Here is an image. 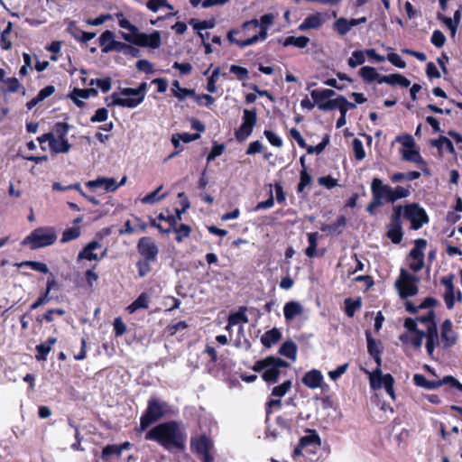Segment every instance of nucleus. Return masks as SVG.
Listing matches in <instances>:
<instances>
[{"label": "nucleus", "instance_id": "1", "mask_svg": "<svg viewBox=\"0 0 462 462\" xmlns=\"http://www.w3.org/2000/svg\"><path fill=\"white\" fill-rule=\"evenodd\" d=\"M145 439L157 441L167 448H181L184 445L181 430L174 421L164 422L155 426L147 432Z\"/></svg>", "mask_w": 462, "mask_h": 462}, {"label": "nucleus", "instance_id": "2", "mask_svg": "<svg viewBox=\"0 0 462 462\" xmlns=\"http://www.w3.org/2000/svg\"><path fill=\"white\" fill-rule=\"evenodd\" d=\"M146 90L147 84L143 82L137 88H125L120 92H114L106 101L108 106H118L133 109L143 103Z\"/></svg>", "mask_w": 462, "mask_h": 462}, {"label": "nucleus", "instance_id": "3", "mask_svg": "<svg viewBox=\"0 0 462 462\" xmlns=\"http://www.w3.org/2000/svg\"><path fill=\"white\" fill-rule=\"evenodd\" d=\"M57 240V233L53 227H38L32 231L23 241V245L35 250L53 245Z\"/></svg>", "mask_w": 462, "mask_h": 462}, {"label": "nucleus", "instance_id": "4", "mask_svg": "<svg viewBox=\"0 0 462 462\" xmlns=\"http://www.w3.org/2000/svg\"><path fill=\"white\" fill-rule=\"evenodd\" d=\"M288 366V364L279 357L269 356L265 359L257 361L253 366L255 372L263 371V379L267 383H275L280 374L282 367Z\"/></svg>", "mask_w": 462, "mask_h": 462}, {"label": "nucleus", "instance_id": "5", "mask_svg": "<svg viewBox=\"0 0 462 462\" xmlns=\"http://www.w3.org/2000/svg\"><path fill=\"white\" fill-rule=\"evenodd\" d=\"M321 446V439L315 430H307L306 435L300 439L298 446L293 450V458L300 456L314 455Z\"/></svg>", "mask_w": 462, "mask_h": 462}, {"label": "nucleus", "instance_id": "6", "mask_svg": "<svg viewBox=\"0 0 462 462\" xmlns=\"http://www.w3.org/2000/svg\"><path fill=\"white\" fill-rule=\"evenodd\" d=\"M170 412L166 402L156 399H150L145 413L141 417L140 427L142 430L147 429L152 422L160 420Z\"/></svg>", "mask_w": 462, "mask_h": 462}, {"label": "nucleus", "instance_id": "7", "mask_svg": "<svg viewBox=\"0 0 462 462\" xmlns=\"http://www.w3.org/2000/svg\"><path fill=\"white\" fill-rule=\"evenodd\" d=\"M419 278L404 269H401L400 275L394 282L399 296L402 299L415 296L418 291Z\"/></svg>", "mask_w": 462, "mask_h": 462}, {"label": "nucleus", "instance_id": "8", "mask_svg": "<svg viewBox=\"0 0 462 462\" xmlns=\"http://www.w3.org/2000/svg\"><path fill=\"white\" fill-rule=\"evenodd\" d=\"M369 377L370 386L374 390L381 389L384 387L386 393L391 396L393 400L395 399L393 391L394 380L390 374H383L380 368H376L373 372L365 371Z\"/></svg>", "mask_w": 462, "mask_h": 462}, {"label": "nucleus", "instance_id": "9", "mask_svg": "<svg viewBox=\"0 0 462 462\" xmlns=\"http://www.w3.org/2000/svg\"><path fill=\"white\" fill-rule=\"evenodd\" d=\"M404 327L407 331L400 336V340L405 345L420 348L422 345L425 332L418 329L417 322L412 319H406Z\"/></svg>", "mask_w": 462, "mask_h": 462}, {"label": "nucleus", "instance_id": "10", "mask_svg": "<svg viewBox=\"0 0 462 462\" xmlns=\"http://www.w3.org/2000/svg\"><path fill=\"white\" fill-rule=\"evenodd\" d=\"M125 41L140 47L157 49L162 44V36L161 32L158 31H154L152 33L147 34L141 32L138 30L134 35L131 36V38L125 36Z\"/></svg>", "mask_w": 462, "mask_h": 462}, {"label": "nucleus", "instance_id": "11", "mask_svg": "<svg viewBox=\"0 0 462 462\" xmlns=\"http://www.w3.org/2000/svg\"><path fill=\"white\" fill-rule=\"evenodd\" d=\"M371 191L374 198V206H382L383 202L393 203L392 199V186L383 184L381 179H373L371 183Z\"/></svg>", "mask_w": 462, "mask_h": 462}, {"label": "nucleus", "instance_id": "12", "mask_svg": "<svg viewBox=\"0 0 462 462\" xmlns=\"http://www.w3.org/2000/svg\"><path fill=\"white\" fill-rule=\"evenodd\" d=\"M257 122V114L255 110L244 109L242 124L235 132L236 140L240 142L245 141L252 134Z\"/></svg>", "mask_w": 462, "mask_h": 462}, {"label": "nucleus", "instance_id": "13", "mask_svg": "<svg viewBox=\"0 0 462 462\" xmlns=\"http://www.w3.org/2000/svg\"><path fill=\"white\" fill-rule=\"evenodd\" d=\"M402 210L404 217L410 220L413 229L420 228L429 221L426 211L416 203L409 204L404 208H402Z\"/></svg>", "mask_w": 462, "mask_h": 462}, {"label": "nucleus", "instance_id": "14", "mask_svg": "<svg viewBox=\"0 0 462 462\" xmlns=\"http://www.w3.org/2000/svg\"><path fill=\"white\" fill-rule=\"evenodd\" d=\"M310 96L312 99L315 101L316 106L319 110L322 111H330L334 110V107L337 106L335 102H333V97L336 96V92L329 88H320V89H313L310 92Z\"/></svg>", "mask_w": 462, "mask_h": 462}, {"label": "nucleus", "instance_id": "15", "mask_svg": "<svg viewBox=\"0 0 462 462\" xmlns=\"http://www.w3.org/2000/svg\"><path fill=\"white\" fill-rule=\"evenodd\" d=\"M453 280H454L453 274L444 276L440 280L441 284H443L445 287L443 298H444L446 307L448 310L453 309L455 306V303L457 301L459 302L462 300V293H461L460 290L455 289Z\"/></svg>", "mask_w": 462, "mask_h": 462}, {"label": "nucleus", "instance_id": "16", "mask_svg": "<svg viewBox=\"0 0 462 462\" xmlns=\"http://www.w3.org/2000/svg\"><path fill=\"white\" fill-rule=\"evenodd\" d=\"M396 141L402 145V154L404 160L413 162H419L421 160L419 152L415 148V143L411 135L398 136Z\"/></svg>", "mask_w": 462, "mask_h": 462}, {"label": "nucleus", "instance_id": "17", "mask_svg": "<svg viewBox=\"0 0 462 462\" xmlns=\"http://www.w3.org/2000/svg\"><path fill=\"white\" fill-rule=\"evenodd\" d=\"M127 177L124 176L119 182L114 178H97L93 180H89L86 183L87 187L90 189H100L106 192H113L119 187L125 184Z\"/></svg>", "mask_w": 462, "mask_h": 462}, {"label": "nucleus", "instance_id": "18", "mask_svg": "<svg viewBox=\"0 0 462 462\" xmlns=\"http://www.w3.org/2000/svg\"><path fill=\"white\" fill-rule=\"evenodd\" d=\"M426 245L425 240L418 239L415 242V247L410 252L409 266L414 272L421 270L424 265L423 250L426 248Z\"/></svg>", "mask_w": 462, "mask_h": 462}, {"label": "nucleus", "instance_id": "19", "mask_svg": "<svg viewBox=\"0 0 462 462\" xmlns=\"http://www.w3.org/2000/svg\"><path fill=\"white\" fill-rule=\"evenodd\" d=\"M274 22V15L272 14H266L261 17L260 31L258 33L254 34L252 37L245 40L242 45H254L258 42H263L267 38L268 30Z\"/></svg>", "mask_w": 462, "mask_h": 462}, {"label": "nucleus", "instance_id": "20", "mask_svg": "<svg viewBox=\"0 0 462 462\" xmlns=\"http://www.w3.org/2000/svg\"><path fill=\"white\" fill-rule=\"evenodd\" d=\"M102 245L97 241H91L88 243L78 254L77 260L80 262L82 260L87 261H99L105 257L106 249H104L100 254L96 251L101 249Z\"/></svg>", "mask_w": 462, "mask_h": 462}, {"label": "nucleus", "instance_id": "21", "mask_svg": "<svg viewBox=\"0 0 462 462\" xmlns=\"http://www.w3.org/2000/svg\"><path fill=\"white\" fill-rule=\"evenodd\" d=\"M328 20V13H315L308 15L299 25L300 31L320 28Z\"/></svg>", "mask_w": 462, "mask_h": 462}, {"label": "nucleus", "instance_id": "22", "mask_svg": "<svg viewBox=\"0 0 462 462\" xmlns=\"http://www.w3.org/2000/svg\"><path fill=\"white\" fill-rule=\"evenodd\" d=\"M139 253L145 257L147 261H152L156 258L158 248L154 241L150 237H142L138 243Z\"/></svg>", "mask_w": 462, "mask_h": 462}, {"label": "nucleus", "instance_id": "23", "mask_svg": "<svg viewBox=\"0 0 462 462\" xmlns=\"http://www.w3.org/2000/svg\"><path fill=\"white\" fill-rule=\"evenodd\" d=\"M401 215L402 207H399L395 209V213L393 217V224L387 232L388 237L395 244L400 243L402 237L401 225L399 222Z\"/></svg>", "mask_w": 462, "mask_h": 462}, {"label": "nucleus", "instance_id": "24", "mask_svg": "<svg viewBox=\"0 0 462 462\" xmlns=\"http://www.w3.org/2000/svg\"><path fill=\"white\" fill-rule=\"evenodd\" d=\"M323 374L319 370L312 369L307 372L303 378L302 383L310 389H317L322 386L323 383Z\"/></svg>", "mask_w": 462, "mask_h": 462}, {"label": "nucleus", "instance_id": "25", "mask_svg": "<svg viewBox=\"0 0 462 462\" xmlns=\"http://www.w3.org/2000/svg\"><path fill=\"white\" fill-rule=\"evenodd\" d=\"M97 90L93 88L85 89L74 88L73 91L69 94V97L79 107H82L85 103L82 100H79V97L88 99L90 97L97 96Z\"/></svg>", "mask_w": 462, "mask_h": 462}, {"label": "nucleus", "instance_id": "26", "mask_svg": "<svg viewBox=\"0 0 462 462\" xmlns=\"http://www.w3.org/2000/svg\"><path fill=\"white\" fill-rule=\"evenodd\" d=\"M50 149L55 153H67L70 149V144L67 138L59 137L51 134L49 143Z\"/></svg>", "mask_w": 462, "mask_h": 462}, {"label": "nucleus", "instance_id": "27", "mask_svg": "<svg viewBox=\"0 0 462 462\" xmlns=\"http://www.w3.org/2000/svg\"><path fill=\"white\" fill-rule=\"evenodd\" d=\"M191 446L197 452L201 455L209 454L213 448V444L210 439L206 436H200L191 440Z\"/></svg>", "mask_w": 462, "mask_h": 462}, {"label": "nucleus", "instance_id": "28", "mask_svg": "<svg viewBox=\"0 0 462 462\" xmlns=\"http://www.w3.org/2000/svg\"><path fill=\"white\" fill-rule=\"evenodd\" d=\"M303 306L299 301H289L283 307L284 318L287 321H291L297 316L303 313Z\"/></svg>", "mask_w": 462, "mask_h": 462}, {"label": "nucleus", "instance_id": "29", "mask_svg": "<svg viewBox=\"0 0 462 462\" xmlns=\"http://www.w3.org/2000/svg\"><path fill=\"white\" fill-rule=\"evenodd\" d=\"M412 379L417 386L429 390L437 389L442 386L443 384H446L445 377L442 380L439 381H429L423 374H415Z\"/></svg>", "mask_w": 462, "mask_h": 462}, {"label": "nucleus", "instance_id": "30", "mask_svg": "<svg viewBox=\"0 0 462 462\" xmlns=\"http://www.w3.org/2000/svg\"><path fill=\"white\" fill-rule=\"evenodd\" d=\"M378 83H385L393 86L399 85L403 88H408L411 85V81L401 74H391L387 76H382L379 79Z\"/></svg>", "mask_w": 462, "mask_h": 462}, {"label": "nucleus", "instance_id": "31", "mask_svg": "<svg viewBox=\"0 0 462 462\" xmlns=\"http://www.w3.org/2000/svg\"><path fill=\"white\" fill-rule=\"evenodd\" d=\"M115 42V33L109 30L105 31L99 37V45L102 48V51L107 53L114 51Z\"/></svg>", "mask_w": 462, "mask_h": 462}, {"label": "nucleus", "instance_id": "32", "mask_svg": "<svg viewBox=\"0 0 462 462\" xmlns=\"http://www.w3.org/2000/svg\"><path fill=\"white\" fill-rule=\"evenodd\" d=\"M118 24L121 28L128 30L129 32H121L122 38L125 40V36L130 37L134 35L139 30L135 25L132 24L130 21L125 17L122 13H117L116 14Z\"/></svg>", "mask_w": 462, "mask_h": 462}, {"label": "nucleus", "instance_id": "33", "mask_svg": "<svg viewBox=\"0 0 462 462\" xmlns=\"http://www.w3.org/2000/svg\"><path fill=\"white\" fill-rule=\"evenodd\" d=\"M151 297L146 292L141 293L138 298L131 303L127 308L129 313H134L141 309H147L149 307Z\"/></svg>", "mask_w": 462, "mask_h": 462}, {"label": "nucleus", "instance_id": "34", "mask_svg": "<svg viewBox=\"0 0 462 462\" xmlns=\"http://www.w3.org/2000/svg\"><path fill=\"white\" fill-rule=\"evenodd\" d=\"M310 42L306 36H288L281 43L283 47L294 46L299 49L305 48Z\"/></svg>", "mask_w": 462, "mask_h": 462}, {"label": "nucleus", "instance_id": "35", "mask_svg": "<svg viewBox=\"0 0 462 462\" xmlns=\"http://www.w3.org/2000/svg\"><path fill=\"white\" fill-rule=\"evenodd\" d=\"M282 337L281 332L277 328H272L266 331L261 337L262 344L266 347H271L276 344Z\"/></svg>", "mask_w": 462, "mask_h": 462}, {"label": "nucleus", "instance_id": "36", "mask_svg": "<svg viewBox=\"0 0 462 462\" xmlns=\"http://www.w3.org/2000/svg\"><path fill=\"white\" fill-rule=\"evenodd\" d=\"M441 337L448 346L456 342V334L452 329V322L449 319H446L442 324Z\"/></svg>", "mask_w": 462, "mask_h": 462}, {"label": "nucleus", "instance_id": "37", "mask_svg": "<svg viewBox=\"0 0 462 462\" xmlns=\"http://www.w3.org/2000/svg\"><path fill=\"white\" fill-rule=\"evenodd\" d=\"M57 342L55 337H50L47 342L42 343L36 346L37 360H46L48 354L51 352L52 346Z\"/></svg>", "mask_w": 462, "mask_h": 462}, {"label": "nucleus", "instance_id": "38", "mask_svg": "<svg viewBox=\"0 0 462 462\" xmlns=\"http://www.w3.org/2000/svg\"><path fill=\"white\" fill-rule=\"evenodd\" d=\"M171 92L173 96L180 100H183L187 97H194L196 95L195 90L181 88L180 82L177 80H174L171 84Z\"/></svg>", "mask_w": 462, "mask_h": 462}, {"label": "nucleus", "instance_id": "39", "mask_svg": "<svg viewBox=\"0 0 462 462\" xmlns=\"http://www.w3.org/2000/svg\"><path fill=\"white\" fill-rule=\"evenodd\" d=\"M354 26L352 19L340 17L333 24L334 30L341 36L346 35Z\"/></svg>", "mask_w": 462, "mask_h": 462}, {"label": "nucleus", "instance_id": "40", "mask_svg": "<svg viewBox=\"0 0 462 462\" xmlns=\"http://www.w3.org/2000/svg\"><path fill=\"white\" fill-rule=\"evenodd\" d=\"M434 312L432 310H428L427 313L414 319L419 323L425 325L427 332L437 330L434 323Z\"/></svg>", "mask_w": 462, "mask_h": 462}, {"label": "nucleus", "instance_id": "41", "mask_svg": "<svg viewBox=\"0 0 462 462\" xmlns=\"http://www.w3.org/2000/svg\"><path fill=\"white\" fill-rule=\"evenodd\" d=\"M200 137L199 134H189V133H181L175 134L171 136V143L174 147H179L180 142L182 143H190L192 141L198 140Z\"/></svg>", "mask_w": 462, "mask_h": 462}, {"label": "nucleus", "instance_id": "42", "mask_svg": "<svg viewBox=\"0 0 462 462\" xmlns=\"http://www.w3.org/2000/svg\"><path fill=\"white\" fill-rule=\"evenodd\" d=\"M393 202L408 198L411 193V186L410 184L404 186L392 187Z\"/></svg>", "mask_w": 462, "mask_h": 462}, {"label": "nucleus", "instance_id": "43", "mask_svg": "<svg viewBox=\"0 0 462 462\" xmlns=\"http://www.w3.org/2000/svg\"><path fill=\"white\" fill-rule=\"evenodd\" d=\"M297 350L298 348L294 342L286 341L282 345L280 353L281 355L291 359L292 361H295L297 356Z\"/></svg>", "mask_w": 462, "mask_h": 462}, {"label": "nucleus", "instance_id": "44", "mask_svg": "<svg viewBox=\"0 0 462 462\" xmlns=\"http://www.w3.org/2000/svg\"><path fill=\"white\" fill-rule=\"evenodd\" d=\"M432 145L437 147L440 152H454V146L449 139L445 136H441L437 140L431 142Z\"/></svg>", "mask_w": 462, "mask_h": 462}, {"label": "nucleus", "instance_id": "45", "mask_svg": "<svg viewBox=\"0 0 462 462\" xmlns=\"http://www.w3.org/2000/svg\"><path fill=\"white\" fill-rule=\"evenodd\" d=\"M359 75L366 82H372L381 78L374 67L365 66L360 69Z\"/></svg>", "mask_w": 462, "mask_h": 462}, {"label": "nucleus", "instance_id": "46", "mask_svg": "<svg viewBox=\"0 0 462 462\" xmlns=\"http://www.w3.org/2000/svg\"><path fill=\"white\" fill-rule=\"evenodd\" d=\"M333 102L337 104V106L334 107V109H339L341 116H346L348 107L354 108L356 107L355 103H349L346 98L343 96H337V97L333 98Z\"/></svg>", "mask_w": 462, "mask_h": 462}, {"label": "nucleus", "instance_id": "47", "mask_svg": "<svg viewBox=\"0 0 462 462\" xmlns=\"http://www.w3.org/2000/svg\"><path fill=\"white\" fill-rule=\"evenodd\" d=\"M365 51H354L347 60V64L351 68H356L365 62Z\"/></svg>", "mask_w": 462, "mask_h": 462}, {"label": "nucleus", "instance_id": "48", "mask_svg": "<svg viewBox=\"0 0 462 462\" xmlns=\"http://www.w3.org/2000/svg\"><path fill=\"white\" fill-rule=\"evenodd\" d=\"M318 238L319 234L316 232L308 234V241L310 245L305 253L309 257L317 256Z\"/></svg>", "mask_w": 462, "mask_h": 462}, {"label": "nucleus", "instance_id": "49", "mask_svg": "<svg viewBox=\"0 0 462 462\" xmlns=\"http://www.w3.org/2000/svg\"><path fill=\"white\" fill-rule=\"evenodd\" d=\"M162 185H161L156 190L149 193L148 195L142 198L141 201L143 204H154L162 199L166 198L167 193L162 194L159 196V192L162 190Z\"/></svg>", "mask_w": 462, "mask_h": 462}, {"label": "nucleus", "instance_id": "50", "mask_svg": "<svg viewBox=\"0 0 462 462\" xmlns=\"http://www.w3.org/2000/svg\"><path fill=\"white\" fill-rule=\"evenodd\" d=\"M346 219L344 217H339L337 220V222L333 225H325L321 227V230L323 232L328 233V234H336L340 233L341 228L345 226Z\"/></svg>", "mask_w": 462, "mask_h": 462}, {"label": "nucleus", "instance_id": "51", "mask_svg": "<svg viewBox=\"0 0 462 462\" xmlns=\"http://www.w3.org/2000/svg\"><path fill=\"white\" fill-rule=\"evenodd\" d=\"M20 83L16 78H7L3 84H1L0 89L5 92H15L19 89Z\"/></svg>", "mask_w": 462, "mask_h": 462}, {"label": "nucleus", "instance_id": "52", "mask_svg": "<svg viewBox=\"0 0 462 462\" xmlns=\"http://www.w3.org/2000/svg\"><path fill=\"white\" fill-rule=\"evenodd\" d=\"M80 236V227L79 226H71L66 229L61 237V243H67L78 238Z\"/></svg>", "mask_w": 462, "mask_h": 462}, {"label": "nucleus", "instance_id": "53", "mask_svg": "<svg viewBox=\"0 0 462 462\" xmlns=\"http://www.w3.org/2000/svg\"><path fill=\"white\" fill-rule=\"evenodd\" d=\"M146 6L153 13L158 12L162 7H167L169 10L173 9L172 5H170L167 0H149L146 3Z\"/></svg>", "mask_w": 462, "mask_h": 462}, {"label": "nucleus", "instance_id": "54", "mask_svg": "<svg viewBox=\"0 0 462 462\" xmlns=\"http://www.w3.org/2000/svg\"><path fill=\"white\" fill-rule=\"evenodd\" d=\"M18 266L19 267L29 266L30 268H32V270H34L36 272H40L42 273H49L48 266L44 263H42V262L25 261V262L19 263Z\"/></svg>", "mask_w": 462, "mask_h": 462}, {"label": "nucleus", "instance_id": "55", "mask_svg": "<svg viewBox=\"0 0 462 462\" xmlns=\"http://www.w3.org/2000/svg\"><path fill=\"white\" fill-rule=\"evenodd\" d=\"M291 388V381L287 380L283 382L282 384L275 386L272 391V395L282 398L283 397Z\"/></svg>", "mask_w": 462, "mask_h": 462}, {"label": "nucleus", "instance_id": "56", "mask_svg": "<svg viewBox=\"0 0 462 462\" xmlns=\"http://www.w3.org/2000/svg\"><path fill=\"white\" fill-rule=\"evenodd\" d=\"M90 86H97L102 92L106 93L108 92L111 88V79L110 78H104V79H91L89 82Z\"/></svg>", "mask_w": 462, "mask_h": 462}, {"label": "nucleus", "instance_id": "57", "mask_svg": "<svg viewBox=\"0 0 462 462\" xmlns=\"http://www.w3.org/2000/svg\"><path fill=\"white\" fill-rule=\"evenodd\" d=\"M111 456H121L120 448L118 445H107L103 448L102 458L104 460H109Z\"/></svg>", "mask_w": 462, "mask_h": 462}, {"label": "nucleus", "instance_id": "58", "mask_svg": "<svg viewBox=\"0 0 462 462\" xmlns=\"http://www.w3.org/2000/svg\"><path fill=\"white\" fill-rule=\"evenodd\" d=\"M230 72L236 75V79L238 80H245L249 78V72L247 69L237 66V65H231L230 66Z\"/></svg>", "mask_w": 462, "mask_h": 462}, {"label": "nucleus", "instance_id": "59", "mask_svg": "<svg viewBox=\"0 0 462 462\" xmlns=\"http://www.w3.org/2000/svg\"><path fill=\"white\" fill-rule=\"evenodd\" d=\"M190 232H191V228L189 226L181 224L178 228H175L176 240L179 243H181L184 238H187L189 236Z\"/></svg>", "mask_w": 462, "mask_h": 462}, {"label": "nucleus", "instance_id": "60", "mask_svg": "<svg viewBox=\"0 0 462 462\" xmlns=\"http://www.w3.org/2000/svg\"><path fill=\"white\" fill-rule=\"evenodd\" d=\"M367 350L371 356L381 354L380 344L372 338L370 333L366 332Z\"/></svg>", "mask_w": 462, "mask_h": 462}, {"label": "nucleus", "instance_id": "61", "mask_svg": "<svg viewBox=\"0 0 462 462\" xmlns=\"http://www.w3.org/2000/svg\"><path fill=\"white\" fill-rule=\"evenodd\" d=\"M353 151L356 160L361 161L365 157L363 143L357 138L353 140Z\"/></svg>", "mask_w": 462, "mask_h": 462}, {"label": "nucleus", "instance_id": "62", "mask_svg": "<svg viewBox=\"0 0 462 462\" xmlns=\"http://www.w3.org/2000/svg\"><path fill=\"white\" fill-rule=\"evenodd\" d=\"M69 126L66 123L59 122L55 124L51 134H55L59 137L67 138Z\"/></svg>", "mask_w": 462, "mask_h": 462}, {"label": "nucleus", "instance_id": "63", "mask_svg": "<svg viewBox=\"0 0 462 462\" xmlns=\"http://www.w3.org/2000/svg\"><path fill=\"white\" fill-rule=\"evenodd\" d=\"M220 75V69L216 68L211 76L209 77L207 84V90L210 93H214L217 90L216 82Z\"/></svg>", "mask_w": 462, "mask_h": 462}, {"label": "nucleus", "instance_id": "64", "mask_svg": "<svg viewBox=\"0 0 462 462\" xmlns=\"http://www.w3.org/2000/svg\"><path fill=\"white\" fill-rule=\"evenodd\" d=\"M71 33L76 40L80 41L82 42H87L92 40L93 38H95V36H96L95 32H84L81 30H76L75 32H72Z\"/></svg>", "mask_w": 462, "mask_h": 462}]
</instances>
